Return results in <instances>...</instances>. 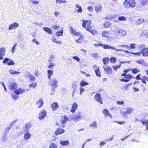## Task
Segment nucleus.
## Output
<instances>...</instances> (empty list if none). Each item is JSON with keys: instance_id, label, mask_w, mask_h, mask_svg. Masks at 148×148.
<instances>
[{"instance_id": "obj_5", "label": "nucleus", "mask_w": 148, "mask_h": 148, "mask_svg": "<svg viewBox=\"0 0 148 148\" xmlns=\"http://www.w3.org/2000/svg\"><path fill=\"white\" fill-rule=\"evenodd\" d=\"M94 98L96 101L101 104L103 103V99L100 93H99L96 94L95 95Z\"/></svg>"}, {"instance_id": "obj_1", "label": "nucleus", "mask_w": 148, "mask_h": 148, "mask_svg": "<svg viewBox=\"0 0 148 148\" xmlns=\"http://www.w3.org/2000/svg\"><path fill=\"white\" fill-rule=\"evenodd\" d=\"M82 26L85 28L86 31L89 32L93 35L97 34V32L95 29H93L91 25V22L90 20H82Z\"/></svg>"}, {"instance_id": "obj_3", "label": "nucleus", "mask_w": 148, "mask_h": 148, "mask_svg": "<svg viewBox=\"0 0 148 148\" xmlns=\"http://www.w3.org/2000/svg\"><path fill=\"white\" fill-rule=\"evenodd\" d=\"M121 76H124L123 77L119 79V80L121 82H127L129 81L132 78V76L130 74H127L125 73H122L121 74Z\"/></svg>"}, {"instance_id": "obj_50", "label": "nucleus", "mask_w": 148, "mask_h": 148, "mask_svg": "<svg viewBox=\"0 0 148 148\" xmlns=\"http://www.w3.org/2000/svg\"><path fill=\"white\" fill-rule=\"evenodd\" d=\"M141 3L143 5H145L148 4V0H142Z\"/></svg>"}, {"instance_id": "obj_10", "label": "nucleus", "mask_w": 148, "mask_h": 148, "mask_svg": "<svg viewBox=\"0 0 148 148\" xmlns=\"http://www.w3.org/2000/svg\"><path fill=\"white\" fill-rule=\"evenodd\" d=\"M103 68L104 71L107 74H110L112 73V68L111 66L107 65L106 66H103Z\"/></svg>"}, {"instance_id": "obj_40", "label": "nucleus", "mask_w": 148, "mask_h": 148, "mask_svg": "<svg viewBox=\"0 0 148 148\" xmlns=\"http://www.w3.org/2000/svg\"><path fill=\"white\" fill-rule=\"evenodd\" d=\"M60 144L63 146H66L68 145L69 142L68 140L61 141L60 142Z\"/></svg>"}, {"instance_id": "obj_11", "label": "nucleus", "mask_w": 148, "mask_h": 148, "mask_svg": "<svg viewBox=\"0 0 148 148\" xmlns=\"http://www.w3.org/2000/svg\"><path fill=\"white\" fill-rule=\"evenodd\" d=\"M59 106L57 102H53L51 105V108L52 110L53 111H55L58 108Z\"/></svg>"}, {"instance_id": "obj_26", "label": "nucleus", "mask_w": 148, "mask_h": 148, "mask_svg": "<svg viewBox=\"0 0 148 148\" xmlns=\"http://www.w3.org/2000/svg\"><path fill=\"white\" fill-rule=\"evenodd\" d=\"M104 49H115L114 47L111 46L110 45L106 44H102V47Z\"/></svg>"}, {"instance_id": "obj_57", "label": "nucleus", "mask_w": 148, "mask_h": 148, "mask_svg": "<svg viewBox=\"0 0 148 148\" xmlns=\"http://www.w3.org/2000/svg\"><path fill=\"white\" fill-rule=\"evenodd\" d=\"M80 94L82 95V93L85 91L84 88L83 87H80L79 88Z\"/></svg>"}, {"instance_id": "obj_8", "label": "nucleus", "mask_w": 148, "mask_h": 148, "mask_svg": "<svg viewBox=\"0 0 148 148\" xmlns=\"http://www.w3.org/2000/svg\"><path fill=\"white\" fill-rule=\"evenodd\" d=\"M93 68L96 75L99 77H101V73L99 67L97 66L95 64L93 66Z\"/></svg>"}, {"instance_id": "obj_45", "label": "nucleus", "mask_w": 148, "mask_h": 148, "mask_svg": "<svg viewBox=\"0 0 148 148\" xmlns=\"http://www.w3.org/2000/svg\"><path fill=\"white\" fill-rule=\"evenodd\" d=\"M52 41L54 43H56L58 44L61 45L62 44V42L60 41H57L56 38H53L52 39Z\"/></svg>"}, {"instance_id": "obj_22", "label": "nucleus", "mask_w": 148, "mask_h": 148, "mask_svg": "<svg viewBox=\"0 0 148 148\" xmlns=\"http://www.w3.org/2000/svg\"><path fill=\"white\" fill-rule=\"evenodd\" d=\"M111 34L110 33L109 31H105L102 32L101 34L104 37L108 38L110 35Z\"/></svg>"}, {"instance_id": "obj_32", "label": "nucleus", "mask_w": 148, "mask_h": 148, "mask_svg": "<svg viewBox=\"0 0 148 148\" xmlns=\"http://www.w3.org/2000/svg\"><path fill=\"white\" fill-rule=\"evenodd\" d=\"M84 36L82 35L79 38L76 40L75 41L77 43H81L84 41Z\"/></svg>"}, {"instance_id": "obj_23", "label": "nucleus", "mask_w": 148, "mask_h": 148, "mask_svg": "<svg viewBox=\"0 0 148 148\" xmlns=\"http://www.w3.org/2000/svg\"><path fill=\"white\" fill-rule=\"evenodd\" d=\"M81 118V113L80 112H78L77 113L73 118L74 120L78 121L80 120Z\"/></svg>"}, {"instance_id": "obj_53", "label": "nucleus", "mask_w": 148, "mask_h": 148, "mask_svg": "<svg viewBox=\"0 0 148 148\" xmlns=\"http://www.w3.org/2000/svg\"><path fill=\"white\" fill-rule=\"evenodd\" d=\"M140 121L144 125H146L148 124V120H141Z\"/></svg>"}, {"instance_id": "obj_39", "label": "nucleus", "mask_w": 148, "mask_h": 148, "mask_svg": "<svg viewBox=\"0 0 148 148\" xmlns=\"http://www.w3.org/2000/svg\"><path fill=\"white\" fill-rule=\"evenodd\" d=\"M109 58L108 57H105L103 58L102 59V61L103 64H107L109 61Z\"/></svg>"}, {"instance_id": "obj_12", "label": "nucleus", "mask_w": 148, "mask_h": 148, "mask_svg": "<svg viewBox=\"0 0 148 148\" xmlns=\"http://www.w3.org/2000/svg\"><path fill=\"white\" fill-rule=\"evenodd\" d=\"M65 130L63 129L60 128V127L57 128L54 132V134L56 135H60L64 133Z\"/></svg>"}, {"instance_id": "obj_56", "label": "nucleus", "mask_w": 148, "mask_h": 148, "mask_svg": "<svg viewBox=\"0 0 148 148\" xmlns=\"http://www.w3.org/2000/svg\"><path fill=\"white\" fill-rule=\"evenodd\" d=\"M56 3H59L60 4L62 3H65L66 2V1L65 0H64L63 1H62V0H56Z\"/></svg>"}, {"instance_id": "obj_30", "label": "nucleus", "mask_w": 148, "mask_h": 148, "mask_svg": "<svg viewBox=\"0 0 148 148\" xmlns=\"http://www.w3.org/2000/svg\"><path fill=\"white\" fill-rule=\"evenodd\" d=\"M124 52L128 54H132L135 56H139L141 55V52H138L136 53H134L131 51H129L127 50L124 51Z\"/></svg>"}, {"instance_id": "obj_15", "label": "nucleus", "mask_w": 148, "mask_h": 148, "mask_svg": "<svg viewBox=\"0 0 148 148\" xmlns=\"http://www.w3.org/2000/svg\"><path fill=\"white\" fill-rule=\"evenodd\" d=\"M5 49L4 47L0 48V60H2L3 59V56L5 53Z\"/></svg>"}, {"instance_id": "obj_49", "label": "nucleus", "mask_w": 148, "mask_h": 148, "mask_svg": "<svg viewBox=\"0 0 148 148\" xmlns=\"http://www.w3.org/2000/svg\"><path fill=\"white\" fill-rule=\"evenodd\" d=\"M63 33V30H61L60 31H58L56 32V34L57 36H61L62 35Z\"/></svg>"}, {"instance_id": "obj_34", "label": "nucleus", "mask_w": 148, "mask_h": 148, "mask_svg": "<svg viewBox=\"0 0 148 148\" xmlns=\"http://www.w3.org/2000/svg\"><path fill=\"white\" fill-rule=\"evenodd\" d=\"M131 71L133 73L135 74L140 72V70L137 68H134L131 69Z\"/></svg>"}, {"instance_id": "obj_62", "label": "nucleus", "mask_w": 148, "mask_h": 148, "mask_svg": "<svg viewBox=\"0 0 148 148\" xmlns=\"http://www.w3.org/2000/svg\"><path fill=\"white\" fill-rule=\"evenodd\" d=\"M93 8L92 6H89L88 7L87 9L89 11L92 12L93 10Z\"/></svg>"}, {"instance_id": "obj_29", "label": "nucleus", "mask_w": 148, "mask_h": 148, "mask_svg": "<svg viewBox=\"0 0 148 148\" xmlns=\"http://www.w3.org/2000/svg\"><path fill=\"white\" fill-rule=\"evenodd\" d=\"M43 30L46 32L48 34H51L52 33V31L51 29L47 27H43Z\"/></svg>"}, {"instance_id": "obj_47", "label": "nucleus", "mask_w": 148, "mask_h": 148, "mask_svg": "<svg viewBox=\"0 0 148 148\" xmlns=\"http://www.w3.org/2000/svg\"><path fill=\"white\" fill-rule=\"evenodd\" d=\"M116 59L114 57H111L110 59V62L113 64H114L116 62Z\"/></svg>"}, {"instance_id": "obj_13", "label": "nucleus", "mask_w": 148, "mask_h": 148, "mask_svg": "<svg viewBox=\"0 0 148 148\" xmlns=\"http://www.w3.org/2000/svg\"><path fill=\"white\" fill-rule=\"evenodd\" d=\"M25 90L21 88L16 89L14 90V92L16 94L19 95L22 94L25 91Z\"/></svg>"}, {"instance_id": "obj_33", "label": "nucleus", "mask_w": 148, "mask_h": 148, "mask_svg": "<svg viewBox=\"0 0 148 148\" xmlns=\"http://www.w3.org/2000/svg\"><path fill=\"white\" fill-rule=\"evenodd\" d=\"M47 77L49 80L51 79V77L53 73V71L50 70H48L47 71Z\"/></svg>"}, {"instance_id": "obj_44", "label": "nucleus", "mask_w": 148, "mask_h": 148, "mask_svg": "<svg viewBox=\"0 0 148 148\" xmlns=\"http://www.w3.org/2000/svg\"><path fill=\"white\" fill-rule=\"evenodd\" d=\"M9 73L11 74H18L21 73L18 71H15L12 69L10 70L9 71Z\"/></svg>"}, {"instance_id": "obj_59", "label": "nucleus", "mask_w": 148, "mask_h": 148, "mask_svg": "<svg viewBox=\"0 0 148 148\" xmlns=\"http://www.w3.org/2000/svg\"><path fill=\"white\" fill-rule=\"evenodd\" d=\"M130 71H131V69H125L123 70V73H125L127 74V73L129 72Z\"/></svg>"}, {"instance_id": "obj_43", "label": "nucleus", "mask_w": 148, "mask_h": 148, "mask_svg": "<svg viewBox=\"0 0 148 148\" xmlns=\"http://www.w3.org/2000/svg\"><path fill=\"white\" fill-rule=\"evenodd\" d=\"M27 77H29L30 80L32 82L34 81L36 79V77L31 74H29V75H27Z\"/></svg>"}, {"instance_id": "obj_58", "label": "nucleus", "mask_w": 148, "mask_h": 148, "mask_svg": "<svg viewBox=\"0 0 148 148\" xmlns=\"http://www.w3.org/2000/svg\"><path fill=\"white\" fill-rule=\"evenodd\" d=\"M73 58L75 59V60L77 61H78V62H79L80 61V59L79 58V57L77 56H73L72 57Z\"/></svg>"}, {"instance_id": "obj_51", "label": "nucleus", "mask_w": 148, "mask_h": 148, "mask_svg": "<svg viewBox=\"0 0 148 148\" xmlns=\"http://www.w3.org/2000/svg\"><path fill=\"white\" fill-rule=\"evenodd\" d=\"M57 146L54 143H51L49 145V148H57Z\"/></svg>"}, {"instance_id": "obj_6", "label": "nucleus", "mask_w": 148, "mask_h": 148, "mask_svg": "<svg viewBox=\"0 0 148 148\" xmlns=\"http://www.w3.org/2000/svg\"><path fill=\"white\" fill-rule=\"evenodd\" d=\"M3 63L4 64H7L8 65H14L15 63L14 61L8 58H5L3 61Z\"/></svg>"}, {"instance_id": "obj_36", "label": "nucleus", "mask_w": 148, "mask_h": 148, "mask_svg": "<svg viewBox=\"0 0 148 148\" xmlns=\"http://www.w3.org/2000/svg\"><path fill=\"white\" fill-rule=\"evenodd\" d=\"M31 136V134L29 132L26 133L24 135V138L25 140H28L30 138Z\"/></svg>"}, {"instance_id": "obj_2", "label": "nucleus", "mask_w": 148, "mask_h": 148, "mask_svg": "<svg viewBox=\"0 0 148 148\" xmlns=\"http://www.w3.org/2000/svg\"><path fill=\"white\" fill-rule=\"evenodd\" d=\"M123 5L124 8L128 9L130 8H134L136 6V3L135 0H125Z\"/></svg>"}, {"instance_id": "obj_31", "label": "nucleus", "mask_w": 148, "mask_h": 148, "mask_svg": "<svg viewBox=\"0 0 148 148\" xmlns=\"http://www.w3.org/2000/svg\"><path fill=\"white\" fill-rule=\"evenodd\" d=\"M111 23L108 21H106L103 24V26L105 28H110L111 26Z\"/></svg>"}, {"instance_id": "obj_20", "label": "nucleus", "mask_w": 148, "mask_h": 148, "mask_svg": "<svg viewBox=\"0 0 148 148\" xmlns=\"http://www.w3.org/2000/svg\"><path fill=\"white\" fill-rule=\"evenodd\" d=\"M19 26V24L16 23H14L10 24L9 26L8 30H10L17 28Z\"/></svg>"}, {"instance_id": "obj_48", "label": "nucleus", "mask_w": 148, "mask_h": 148, "mask_svg": "<svg viewBox=\"0 0 148 148\" xmlns=\"http://www.w3.org/2000/svg\"><path fill=\"white\" fill-rule=\"evenodd\" d=\"M90 126L92 127L96 128L97 127V123L96 121H94L93 123H91L90 125Z\"/></svg>"}, {"instance_id": "obj_27", "label": "nucleus", "mask_w": 148, "mask_h": 148, "mask_svg": "<svg viewBox=\"0 0 148 148\" xmlns=\"http://www.w3.org/2000/svg\"><path fill=\"white\" fill-rule=\"evenodd\" d=\"M94 7L96 12H98L101 10V5L99 4L96 3Z\"/></svg>"}, {"instance_id": "obj_18", "label": "nucleus", "mask_w": 148, "mask_h": 148, "mask_svg": "<svg viewBox=\"0 0 148 148\" xmlns=\"http://www.w3.org/2000/svg\"><path fill=\"white\" fill-rule=\"evenodd\" d=\"M43 104L44 102L42 98H40L36 102V104L39 108L42 107Z\"/></svg>"}, {"instance_id": "obj_4", "label": "nucleus", "mask_w": 148, "mask_h": 148, "mask_svg": "<svg viewBox=\"0 0 148 148\" xmlns=\"http://www.w3.org/2000/svg\"><path fill=\"white\" fill-rule=\"evenodd\" d=\"M140 73L138 74L136 76L135 79L137 80H140L142 83L145 84H147L146 82H148V77L144 75L140 77Z\"/></svg>"}, {"instance_id": "obj_21", "label": "nucleus", "mask_w": 148, "mask_h": 148, "mask_svg": "<svg viewBox=\"0 0 148 148\" xmlns=\"http://www.w3.org/2000/svg\"><path fill=\"white\" fill-rule=\"evenodd\" d=\"M77 105L75 102L73 103L72 105V107L70 112L73 113L75 112L77 108Z\"/></svg>"}, {"instance_id": "obj_37", "label": "nucleus", "mask_w": 148, "mask_h": 148, "mask_svg": "<svg viewBox=\"0 0 148 148\" xmlns=\"http://www.w3.org/2000/svg\"><path fill=\"white\" fill-rule=\"evenodd\" d=\"M88 84V82L84 80H82L79 84V85L81 86H87Z\"/></svg>"}, {"instance_id": "obj_52", "label": "nucleus", "mask_w": 148, "mask_h": 148, "mask_svg": "<svg viewBox=\"0 0 148 148\" xmlns=\"http://www.w3.org/2000/svg\"><path fill=\"white\" fill-rule=\"evenodd\" d=\"M121 66V65L120 64L119 65H114L112 67L115 71L116 70L118 69Z\"/></svg>"}, {"instance_id": "obj_60", "label": "nucleus", "mask_w": 148, "mask_h": 148, "mask_svg": "<svg viewBox=\"0 0 148 148\" xmlns=\"http://www.w3.org/2000/svg\"><path fill=\"white\" fill-rule=\"evenodd\" d=\"M106 142L104 141H101L100 143L99 146L100 147H102L105 145Z\"/></svg>"}, {"instance_id": "obj_42", "label": "nucleus", "mask_w": 148, "mask_h": 148, "mask_svg": "<svg viewBox=\"0 0 148 148\" xmlns=\"http://www.w3.org/2000/svg\"><path fill=\"white\" fill-rule=\"evenodd\" d=\"M76 7L78 8L77 10V12L78 13H80L82 12V7L79 6V5L77 4L76 5Z\"/></svg>"}, {"instance_id": "obj_24", "label": "nucleus", "mask_w": 148, "mask_h": 148, "mask_svg": "<svg viewBox=\"0 0 148 148\" xmlns=\"http://www.w3.org/2000/svg\"><path fill=\"white\" fill-rule=\"evenodd\" d=\"M70 29L71 31L70 32L74 36H76L80 35L79 33L76 32V31L73 29V28L72 27H70Z\"/></svg>"}, {"instance_id": "obj_38", "label": "nucleus", "mask_w": 148, "mask_h": 148, "mask_svg": "<svg viewBox=\"0 0 148 148\" xmlns=\"http://www.w3.org/2000/svg\"><path fill=\"white\" fill-rule=\"evenodd\" d=\"M138 64H141L142 65L145 66L146 64V62L143 60H140L136 61Z\"/></svg>"}, {"instance_id": "obj_17", "label": "nucleus", "mask_w": 148, "mask_h": 148, "mask_svg": "<svg viewBox=\"0 0 148 148\" xmlns=\"http://www.w3.org/2000/svg\"><path fill=\"white\" fill-rule=\"evenodd\" d=\"M102 112L105 116H109L111 118H112V115L109 113L108 110L106 109H103Z\"/></svg>"}, {"instance_id": "obj_61", "label": "nucleus", "mask_w": 148, "mask_h": 148, "mask_svg": "<svg viewBox=\"0 0 148 148\" xmlns=\"http://www.w3.org/2000/svg\"><path fill=\"white\" fill-rule=\"evenodd\" d=\"M77 85L76 84L75 82L73 83L72 84V87L74 89L76 88Z\"/></svg>"}, {"instance_id": "obj_19", "label": "nucleus", "mask_w": 148, "mask_h": 148, "mask_svg": "<svg viewBox=\"0 0 148 148\" xmlns=\"http://www.w3.org/2000/svg\"><path fill=\"white\" fill-rule=\"evenodd\" d=\"M121 46L122 47H126L127 48H129V49H134L136 48L137 47V44L135 43H132L130 45V48L127 45H121Z\"/></svg>"}, {"instance_id": "obj_63", "label": "nucleus", "mask_w": 148, "mask_h": 148, "mask_svg": "<svg viewBox=\"0 0 148 148\" xmlns=\"http://www.w3.org/2000/svg\"><path fill=\"white\" fill-rule=\"evenodd\" d=\"M59 25H54L52 27V28L53 29H56L59 27Z\"/></svg>"}, {"instance_id": "obj_16", "label": "nucleus", "mask_w": 148, "mask_h": 148, "mask_svg": "<svg viewBox=\"0 0 148 148\" xmlns=\"http://www.w3.org/2000/svg\"><path fill=\"white\" fill-rule=\"evenodd\" d=\"M143 56L145 57L148 56V47L144 48L141 51Z\"/></svg>"}, {"instance_id": "obj_7", "label": "nucleus", "mask_w": 148, "mask_h": 148, "mask_svg": "<svg viewBox=\"0 0 148 148\" xmlns=\"http://www.w3.org/2000/svg\"><path fill=\"white\" fill-rule=\"evenodd\" d=\"M46 110L44 109H42L39 113L38 116V119L40 120L44 119L46 116Z\"/></svg>"}, {"instance_id": "obj_28", "label": "nucleus", "mask_w": 148, "mask_h": 148, "mask_svg": "<svg viewBox=\"0 0 148 148\" xmlns=\"http://www.w3.org/2000/svg\"><path fill=\"white\" fill-rule=\"evenodd\" d=\"M63 119L64 120H62L61 121V124L62 125V127L63 128L65 127L64 124L67 121H68V118L66 115L63 116Z\"/></svg>"}, {"instance_id": "obj_9", "label": "nucleus", "mask_w": 148, "mask_h": 148, "mask_svg": "<svg viewBox=\"0 0 148 148\" xmlns=\"http://www.w3.org/2000/svg\"><path fill=\"white\" fill-rule=\"evenodd\" d=\"M58 81L56 78L52 79V80L50 82L49 84L51 86L52 88H55L57 87L58 84Z\"/></svg>"}, {"instance_id": "obj_25", "label": "nucleus", "mask_w": 148, "mask_h": 148, "mask_svg": "<svg viewBox=\"0 0 148 148\" xmlns=\"http://www.w3.org/2000/svg\"><path fill=\"white\" fill-rule=\"evenodd\" d=\"M31 126L30 123H26L25 124V127H23V130L25 132H28L29 131L28 129L30 128Z\"/></svg>"}, {"instance_id": "obj_35", "label": "nucleus", "mask_w": 148, "mask_h": 148, "mask_svg": "<svg viewBox=\"0 0 148 148\" xmlns=\"http://www.w3.org/2000/svg\"><path fill=\"white\" fill-rule=\"evenodd\" d=\"M144 21V20L143 18H140L136 20L135 23L137 25H140L142 24Z\"/></svg>"}, {"instance_id": "obj_55", "label": "nucleus", "mask_w": 148, "mask_h": 148, "mask_svg": "<svg viewBox=\"0 0 148 148\" xmlns=\"http://www.w3.org/2000/svg\"><path fill=\"white\" fill-rule=\"evenodd\" d=\"M119 20L120 21H125L126 20V18L124 16H121L119 17Z\"/></svg>"}, {"instance_id": "obj_14", "label": "nucleus", "mask_w": 148, "mask_h": 148, "mask_svg": "<svg viewBox=\"0 0 148 148\" xmlns=\"http://www.w3.org/2000/svg\"><path fill=\"white\" fill-rule=\"evenodd\" d=\"M17 87V85L15 82H12L10 84L9 86L10 90H15Z\"/></svg>"}, {"instance_id": "obj_64", "label": "nucleus", "mask_w": 148, "mask_h": 148, "mask_svg": "<svg viewBox=\"0 0 148 148\" xmlns=\"http://www.w3.org/2000/svg\"><path fill=\"white\" fill-rule=\"evenodd\" d=\"M55 65V64L53 63H51L48 66V68H50L51 67H53Z\"/></svg>"}, {"instance_id": "obj_41", "label": "nucleus", "mask_w": 148, "mask_h": 148, "mask_svg": "<svg viewBox=\"0 0 148 148\" xmlns=\"http://www.w3.org/2000/svg\"><path fill=\"white\" fill-rule=\"evenodd\" d=\"M133 110V109L130 108H127L126 111L125 113L126 114H131L132 113Z\"/></svg>"}, {"instance_id": "obj_54", "label": "nucleus", "mask_w": 148, "mask_h": 148, "mask_svg": "<svg viewBox=\"0 0 148 148\" xmlns=\"http://www.w3.org/2000/svg\"><path fill=\"white\" fill-rule=\"evenodd\" d=\"M132 84V83H128L126 84L123 87V89H124L127 90V89L128 87L130 86Z\"/></svg>"}, {"instance_id": "obj_46", "label": "nucleus", "mask_w": 148, "mask_h": 148, "mask_svg": "<svg viewBox=\"0 0 148 148\" xmlns=\"http://www.w3.org/2000/svg\"><path fill=\"white\" fill-rule=\"evenodd\" d=\"M37 86L36 82H33L30 84L29 85V87L31 88V87L35 88Z\"/></svg>"}]
</instances>
